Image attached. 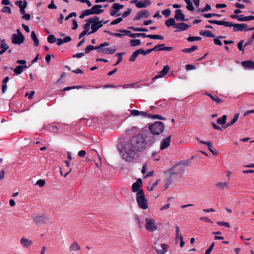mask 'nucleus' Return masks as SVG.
I'll list each match as a JSON object with an SVG mask.
<instances>
[{"instance_id": "f257e3e1", "label": "nucleus", "mask_w": 254, "mask_h": 254, "mask_svg": "<svg viewBox=\"0 0 254 254\" xmlns=\"http://www.w3.org/2000/svg\"><path fill=\"white\" fill-rule=\"evenodd\" d=\"M142 134L132 136L130 141H125L117 147L127 161H131L137 156L136 151L142 152L146 149V142Z\"/></svg>"}, {"instance_id": "f03ea898", "label": "nucleus", "mask_w": 254, "mask_h": 254, "mask_svg": "<svg viewBox=\"0 0 254 254\" xmlns=\"http://www.w3.org/2000/svg\"><path fill=\"white\" fill-rule=\"evenodd\" d=\"M208 22L211 24H215L218 25H223L224 26L229 27H233V30L234 32L243 31L244 30L247 31L254 30V27L245 29L248 27V25L246 23L234 24L228 21L217 20H209Z\"/></svg>"}, {"instance_id": "7ed1b4c3", "label": "nucleus", "mask_w": 254, "mask_h": 254, "mask_svg": "<svg viewBox=\"0 0 254 254\" xmlns=\"http://www.w3.org/2000/svg\"><path fill=\"white\" fill-rule=\"evenodd\" d=\"M109 45V43L105 42L97 46L89 45L85 48V53L89 54L92 50H96L98 53L111 54V48L109 47L105 48V47L108 46Z\"/></svg>"}, {"instance_id": "20e7f679", "label": "nucleus", "mask_w": 254, "mask_h": 254, "mask_svg": "<svg viewBox=\"0 0 254 254\" xmlns=\"http://www.w3.org/2000/svg\"><path fill=\"white\" fill-rule=\"evenodd\" d=\"M165 126L164 124L160 121H156L154 123L149 125L148 130L153 134L159 135L164 131Z\"/></svg>"}, {"instance_id": "39448f33", "label": "nucleus", "mask_w": 254, "mask_h": 254, "mask_svg": "<svg viewBox=\"0 0 254 254\" xmlns=\"http://www.w3.org/2000/svg\"><path fill=\"white\" fill-rule=\"evenodd\" d=\"M136 199L138 206L143 209H146L148 206L147 200L144 194L143 190L141 189L136 194Z\"/></svg>"}, {"instance_id": "423d86ee", "label": "nucleus", "mask_w": 254, "mask_h": 254, "mask_svg": "<svg viewBox=\"0 0 254 254\" xmlns=\"http://www.w3.org/2000/svg\"><path fill=\"white\" fill-rule=\"evenodd\" d=\"M141 134L144 136V138L145 139V142L146 145L150 146L155 142L156 138L155 134H153L151 132L149 131L148 129H143L141 131Z\"/></svg>"}, {"instance_id": "0eeeda50", "label": "nucleus", "mask_w": 254, "mask_h": 254, "mask_svg": "<svg viewBox=\"0 0 254 254\" xmlns=\"http://www.w3.org/2000/svg\"><path fill=\"white\" fill-rule=\"evenodd\" d=\"M142 37L143 38H149L152 39L163 40L164 37L160 35H146L144 33H132L129 35V37L135 38L136 37Z\"/></svg>"}, {"instance_id": "6e6552de", "label": "nucleus", "mask_w": 254, "mask_h": 254, "mask_svg": "<svg viewBox=\"0 0 254 254\" xmlns=\"http://www.w3.org/2000/svg\"><path fill=\"white\" fill-rule=\"evenodd\" d=\"M185 170V167L181 165L179 163H177L168 170L167 172H168L171 175H176L183 172Z\"/></svg>"}, {"instance_id": "1a4fd4ad", "label": "nucleus", "mask_w": 254, "mask_h": 254, "mask_svg": "<svg viewBox=\"0 0 254 254\" xmlns=\"http://www.w3.org/2000/svg\"><path fill=\"white\" fill-rule=\"evenodd\" d=\"M145 221V228L147 230L153 232L157 229V226L155 225V221L154 219L146 217Z\"/></svg>"}, {"instance_id": "9d476101", "label": "nucleus", "mask_w": 254, "mask_h": 254, "mask_svg": "<svg viewBox=\"0 0 254 254\" xmlns=\"http://www.w3.org/2000/svg\"><path fill=\"white\" fill-rule=\"evenodd\" d=\"M24 39L23 35H17L16 34H13L11 36V42L14 44L20 45L24 42Z\"/></svg>"}, {"instance_id": "9b49d317", "label": "nucleus", "mask_w": 254, "mask_h": 254, "mask_svg": "<svg viewBox=\"0 0 254 254\" xmlns=\"http://www.w3.org/2000/svg\"><path fill=\"white\" fill-rule=\"evenodd\" d=\"M149 15V12L148 11L145 9L141 10L137 13L136 15L133 18V20L136 21L142 18H147Z\"/></svg>"}, {"instance_id": "f8f14e48", "label": "nucleus", "mask_w": 254, "mask_h": 254, "mask_svg": "<svg viewBox=\"0 0 254 254\" xmlns=\"http://www.w3.org/2000/svg\"><path fill=\"white\" fill-rule=\"evenodd\" d=\"M174 18L177 20L188 21V19H185V15L183 13L182 11L180 9H177L175 10V15Z\"/></svg>"}, {"instance_id": "ddd939ff", "label": "nucleus", "mask_w": 254, "mask_h": 254, "mask_svg": "<svg viewBox=\"0 0 254 254\" xmlns=\"http://www.w3.org/2000/svg\"><path fill=\"white\" fill-rule=\"evenodd\" d=\"M99 18L97 16H94L93 18H89L87 20V22L83 25L84 30L87 32L90 29V24L98 21Z\"/></svg>"}, {"instance_id": "4468645a", "label": "nucleus", "mask_w": 254, "mask_h": 254, "mask_svg": "<svg viewBox=\"0 0 254 254\" xmlns=\"http://www.w3.org/2000/svg\"><path fill=\"white\" fill-rule=\"evenodd\" d=\"M171 135H170L167 136L166 138H164L161 142L160 144V149L161 150H164L166 148L170 145Z\"/></svg>"}, {"instance_id": "2eb2a0df", "label": "nucleus", "mask_w": 254, "mask_h": 254, "mask_svg": "<svg viewBox=\"0 0 254 254\" xmlns=\"http://www.w3.org/2000/svg\"><path fill=\"white\" fill-rule=\"evenodd\" d=\"M142 185V181L141 179L139 178L137 180L136 182L134 183L131 187L132 191L133 192H137L141 189L140 188Z\"/></svg>"}, {"instance_id": "dca6fc26", "label": "nucleus", "mask_w": 254, "mask_h": 254, "mask_svg": "<svg viewBox=\"0 0 254 254\" xmlns=\"http://www.w3.org/2000/svg\"><path fill=\"white\" fill-rule=\"evenodd\" d=\"M20 243L24 248L26 249L30 247L33 245V242L25 237L21 238Z\"/></svg>"}, {"instance_id": "f3484780", "label": "nucleus", "mask_w": 254, "mask_h": 254, "mask_svg": "<svg viewBox=\"0 0 254 254\" xmlns=\"http://www.w3.org/2000/svg\"><path fill=\"white\" fill-rule=\"evenodd\" d=\"M170 69V67L168 65H165L163 69L159 72L158 75H156L153 78L152 80H154L155 79H157L158 78H161L164 76L165 75L167 74Z\"/></svg>"}, {"instance_id": "a211bd4d", "label": "nucleus", "mask_w": 254, "mask_h": 254, "mask_svg": "<svg viewBox=\"0 0 254 254\" xmlns=\"http://www.w3.org/2000/svg\"><path fill=\"white\" fill-rule=\"evenodd\" d=\"M103 26V24H102V21H99V20L96 22L92 23V24L91 25V29L92 31H90L88 33V34H91L95 32H96L98 29H99L100 27H101Z\"/></svg>"}, {"instance_id": "6ab92c4d", "label": "nucleus", "mask_w": 254, "mask_h": 254, "mask_svg": "<svg viewBox=\"0 0 254 254\" xmlns=\"http://www.w3.org/2000/svg\"><path fill=\"white\" fill-rule=\"evenodd\" d=\"M191 26L190 25H189L187 23H184V22H181L179 23H177L176 24V28L178 29L179 30H176L175 32L178 31H182L186 30L187 29L190 28Z\"/></svg>"}, {"instance_id": "aec40b11", "label": "nucleus", "mask_w": 254, "mask_h": 254, "mask_svg": "<svg viewBox=\"0 0 254 254\" xmlns=\"http://www.w3.org/2000/svg\"><path fill=\"white\" fill-rule=\"evenodd\" d=\"M102 7V5L96 4L94 5L91 8V10L93 14H99L104 11V10L101 8Z\"/></svg>"}, {"instance_id": "412c9836", "label": "nucleus", "mask_w": 254, "mask_h": 254, "mask_svg": "<svg viewBox=\"0 0 254 254\" xmlns=\"http://www.w3.org/2000/svg\"><path fill=\"white\" fill-rule=\"evenodd\" d=\"M199 142L207 145L208 146V148L209 151L212 153L214 156H216L218 154L216 150H214L212 149L213 148V144L211 142L207 141L205 142L204 141H199Z\"/></svg>"}, {"instance_id": "4be33fe9", "label": "nucleus", "mask_w": 254, "mask_h": 254, "mask_svg": "<svg viewBox=\"0 0 254 254\" xmlns=\"http://www.w3.org/2000/svg\"><path fill=\"white\" fill-rule=\"evenodd\" d=\"M27 67L26 65H18L15 68H12L11 67V69L13 70L14 72L17 74L19 75L23 71L24 68H26Z\"/></svg>"}, {"instance_id": "5701e85b", "label": "nucleus", "mask_w": 254, "mask_h": 254, "mask_svg": "<svg viewBox=\"0 0 254 254\" xmlns=\"http://www.w3.org/2000/svg\"><path fill=\"white\" fill-rule=\"evenodd\" d=\"M241 64L243 66L249 69H254V62L252 61L248 60L243 61L241 63Z\"/></svg>"}, {"instance_id": "b1692460", "label": "nucleus", "mask_w": 254, "mask_h": 254, "mask_svg": "<svg viewBox=\"0 0 254 254\" xmlns=\"http://www.w3.org/2000/svg\"><path fill=\"white\" fill-rule=\"evenodd\" d=\"M0 48L1 49L0 50V55L3 54L9 48V46L5 43V40L3 39L0 41Z\"/></svg>"}, {"instance_id": "393cba45", "label": "nucleus", "mask_w": 254, "mask_h": 254, "mask_svg": "<svg viewBox=\"0 0 254 254\" xmlns=\"http://www.w3.org/2000/svg\"><path fill=\"white\" fill-rule=\"evenodd\" d=\"M239 113L235 114L233 117V119L231 121L228 122L226 124L225 126H223V127L224 128H226L227 127H230V126H232L233 125H234L237 121V120L239 118Z\"/></svg>"}, {"instance_id": "a878e982", "label": "nucleus", "mask_w": 254, "mask_h": 254, "mask_svg": "<svg viewBox=\"0 0 254 254\" xmlns=\"http://www.w3.org/2000/svg\"><path fill=\"white\" fill-rule=\"evenodd\" d=\"M151 4V1L150 0H144V1H140L138 3H136V7L140 8L143 7H146L147 5Z\"/></svg>"}, {"instance_id": "bb28decb", "label": "nucleus", "mask_w": 254, "mask_h": 254, "mask_svg": "<svg viewBox=\"0 0 254 254\" xmlns=\"http://www.w3.org/2000/svg\"><path fill=\"white\" fill-rule=\"evenodd\" d=\"M34 221L37 224H40L46 223L47 220L43 216H38L34 218Z\"/></svg>"}, {"instance_id": "cd10ccee", "label": "nucleus", "mask_w": 254, "mask_h": 254, "mask_svg": "<svg viewBox=\"0 0 254 254\" xmlns=\"http://www.w3.org/2000/svg\"><path fill=\"white\" fill-rule=\"evenodd\" d=\"M130 114L132 116H137L141 115L143 117H147L148 113L145 112L139 111L136 110H132L130 111Z\"/></svg>"}, {"instance_id": "c85d7f7f", "label": "nucleus", "mask_w": 254, "mask_h": 254, "mask_svg": "<svg viewBox=\"0 0 254 254\" xmlns=\"http://www.w3.org/2000/svg\"><path fill=\"white\" fill-rule=\"evenodd\" d=\"M161 247L162 248L161 250H158L156 248H155V250L158 254H165L167 252L168 246L163 243L161 245Z\"/></svg>"}, {"instance_id": "c756f323", "label": "nucleus", "mask_w": 254, "mask_h": 254, "mask_svg": "<svg viewBox=\"0 0 254 254\" xmlns=\"http://www.w3.org/2000/svg\"><path fill=\"white\" fill-rule=\"evenodd\" d=\"M80 250V247L76 242L72 243L69 247L70 252L77 251Z\"/></svg>"}, {"instance_id": "7c9ffc66", "label": "nucleus", "mask_w": 254, "mask_h": 254, "mask_svg": "<svg viewBox=\"0 0 254 254\" xmlns=\"http://www.w3.org/2000/svg\"><path fill=\"white\" fill-rule=\"evenodd\" d=\"M118 5L117 3H114L112 5V16L117 15L119 16L121 14H118L119 11L120 10V8L118 6Z\"/></svg>"}, {"instance_id": "2f4dec72", "label": "nucleus", "mask_w": 254, "mask_h": 254, "mask_svg": "<svg viewBox=\"0 0 254 254\" xmlns=\"http://www.w3.org/2000/svg\"><path fill=\"white\" fill-rule=\"evenodd\" d=\"M199 34L201 36L207 37L214 38L215 37V35L214 34H212L210 31L207 30H201L199 32Z\"/></svg>"}, {"instance_id": "473e14b6", "label": "nucleus", "mask_w": 254, "mask_h": 254, "mask_svg": "<svg viewBox=\"0 0 254 254\" xmlns=\"http://www.w3.org/2000/svg\"><path fill=\"white\" fill-rule=\"evenodd\" d=\"M205 95L209 97L212 100L215 101L217 104L221 103L223 101L220 99L217 96H213L209 93H205Z\"/></svg>"}, {"instance_id": "72a5a7b5", "label": "nucleus", "mask_w": 254, "mask_h": 254, "mask_svg": "<svg viewBox=\"0 0 254 254\" xmlns=\"http://www.w3.org/2000/svg\"><path fill=\"white\" fill-rule=\"evenodd\" d=\"M175 19L174 18H170L167 19L165 23L166 26L169 27L172 26H175L176 27V24H177V23H176Z\"/></svg>"}, {"instance_id": "f704fd0d", "label": "nucleus", "mask_w": 254, "mask_h": 254, "mask_svg": "<svg viewBox=\"0 0 254 254\" xmlns=\"http://www.w3.org/2000/svg\"><path fill=\"white\" fill-rule=\"evenodd\" d=\"M31 39L34 41V45L37 47L39 45V42L34 31L31 32Z\"/></svg>"}, {"instance_id": "c9c22d12", "label": "nucleus", "mask_w": 254, "mask_h": 254, "mask_svg": "<svg viewBox=\"0 0 254 254\" xmlns=\"http://www.w3.org/2000/svg\"><path fill=\"white\" fill-rule=\"evenodd\" d=\"M227 116L224 115L221 118H219L217 120V123L223 126L226 123Z\"/></svg>"}, {"instance_id": "e433bc0d", "label": "nucleus", "mask_w": 254, "mask_h": 254, "mask_svg": "<svg viewBox=\"0 0 254 254\" xmlns=\"http://www.w3.org/2000/svg\"><path fill=\"white\" fill-rule=\"evenodd\" d=\"M187 3V9L189 11H193L194 8L192 5L191 0H184Z\"/></svg>"}, {"instance_id": "4c0bfd02", "label": "nucleus", "mask_w": 254, "mask_h": 254, "mask_svg": "<svg viewBox=\"0 0 254 254\" xmlns=\"http://www.w3.org/2000/svg\"><path fill=\"white\" fill-rule=\"evenodd\" d=\"M148 118H152V119H155L160 120H165L166 119L164 117H163L160 115H151L150 114H148L147 115Z\"/></svg>"}, {"instance_id": "58836bf2", "label": "nucleus", "mask_w": 254, "mask_h": 254, "mask_svg": "<svg viewBox=\"0 0 254 254\" xmlns=\"http://www.w3.org/2000/svg\"><path fill=\"white\" fill-rule=\"evenodd\" d=\"M139 54L138 49L133 52L132 55L130 56L129 59V61L130 62H133L135 60V59Z\"/></svg>"}, {"instance_id": "ea45409f", "label": "nucleus", "mask_w": 254, "mask_h": 254, "mask_svg": "<svg viewBox=\"0 0 254 254\" xmlns=\"http://www.w3.org/2000/svg\"><path fill=\"white\" fill-rule=\"evenodd\" d=\"M197 49H198L197 46H193L191 48H190L184 49L182 50V51L183 53H191V52L194 51L195 50H197Z\"/></svg>"}, {"instance_id": "a19ab883", "label": "nucleus", "mask_w": 254, "mask_h": 254, "mask_svg": "<svg viewBox=\"0 0 254 254\" xmlns=\"http://www.w3.org/2000/svg\"><path fill=\"white\" fill-rule=\"evenodd\" d=\"M125 54V53H117L115 55V57H118V61L117 62H116V63L115 64H114L113 65L114 66H116L117 65V64H118L120 63H121L123 60V57H122V55Z\"/></svg>"}, {"instance_id": "79ce46f5", "label": "nucleus", "mask_w": 254, "mask_h": 254, "mask_svg": "<svg viewBox=\"0 0 254 254\" xmlns=\"http://www.w3.org/2000/svg\"><path fill=\"white\" fill-rule=\"evenodd\" d=\"M128 29H130L134 31L137 32H147L148 30L145 28H138V27H129L127 28Z\"/></svg>"}, {"instance_id": "37998d69", "label": "nucleus", "mask_w": 254, "mask_h": 254, "mask_svg": "<svg viewBox=\"0 0 254 254\" xmlns=\"http://www.w3.org/2000/svg\"><path fill=\"white\" fill-rule=\"evenodd\" d=\"M141 44V41L139 39H132L130 40V45L132 47L139 45Z\"/></svg>"}, {"instance_id": "c03bdc74", "label": "nucleus", "mask_w": 254, "mask_h": 254, "mask_svg": "<svg viewBox=\"0 0 254 254\" xmlns=\"http://www.w3.org/2000/svg\"><path fill=\"white\" fill-rule=\"evenodd\" d=\"M211 6L208 4H206L204 8H198V9H197V11L198 12H204L205 11H207L211 10Z\"/></svg>"}, {"instance_id": "a18cd8bd", "label": "nucleus", "mask_w": 254, "mask_h": 254, "mask_svg": "<svg viewBox=\"0 0 254 254\" xmlns=\"http://www.w3.org/2000/svg\"><path fill=\"white\" fill-rule=\"evenodd\" d=\"M47 41L49 43L53 44L56 42L57 39L54 35H50L47 38Z\"/></svg>"}, {"instance_id": "49530a36", "label": "nucleus", "mask_w": 254, "mask_h": 254, "mask_svg": "<svg viewBox=\"0 0 254 254\" xmlns=\"http://www.w3.org/2000/svg\"><path fill=\"white\" fill-rule=\"evenodd\" d=\"M225 37H223L222 36H219L218 38H215L214 39V43L215 45H218V46H222V43L221 41L220 40V39L224 38Z\"/></svg>"}, {"instance_id": "de8ad7c7", "label": "nucleus", "mask_w": 254, "mask_h": 254, "mask_svg": "<svg viewBox=\"0 0 254 254\" xmlns=\"http://www.w3.org/2000/svg\"><path fill=\"white\" fill-rule=\"evenodd\" d=\"M201 39V37L198 36H190L187 38L189 42H193L194 41H199Z\"/></svg>"}, {"instance_id": "09e8293b", "label": "nucleus", "mask_w": 254, "mask_h": 254, "mask_svg": "<svg viewBox=\"0 0 254 254\" xmlns=\"http://www.w3.org/2000/svg\"><path fill=\"white\" fill-rule=\"evenodd\" d=\"M138 51L139 52V54H142L143 55H146L152 52V50H151V49H148L146 51L144 50L143 49H138Z\"/></svg>"}, {"instance_id": "8fccbe9b", "label": "nucleus", "mask_w": 254, "mask_h": 254, "mask_svg": "<svg viewBox=\"0 0 254 254\" xmlns=\"http://www.w3.org/2000/svg\"><path fill=\"white\" fill-rule=\"evenodd\" d=\"M134 83H131V84H125L122 86L119 85V86H116L113 84H112V88H118V87H123V88H127V87H133L134 86Z\"/></svg>"}, {"instance_id": "3c124183", "label": "nucleus", "mask_w": 254, "mask_h": 254, "mask_svg": "<svg viewBox=\"0 0 254 254\" xmlns=\"http://www.w3.org/2000/svg\"><path fill=\"white\" fill-rule=\"evenodd\" d=\"M48 127L49 130L52 132L57 133L58 131V130H59V128H58V127L56 126H51L50 127Z\"/></svg>"}, {"instance_id": "603ef678", "label": "nucleus", "mask_w": 254, "mask_h": 254, "mask_svg": "<svg viewBox=\"0 0 254 254\" xmlns=\"http://www.w3.org/2000/svg\"><path fill=\"white\" fill-rule=\"evenodd\" d=\"M162 13L165 17H168L171 14V10L170 9H166L162 11Z\"/></svg>"}, {"instance_id": "864d4df0", "label": "nucleus", "mask_w": 254, "mask_h": 254, "mask_svg": "<svg viewBox=\"0 0 254 254\" xmlns=\"http://www.w3.org/2000/svg\"><path fill=\"white\" fill-rule=\"evenodd\" d=\"M227 185L228 184L226 182H219L216 184L217 187H218L222 189H224L225 188L227 187Z\"/></svg>"}, {"instance_id": "5fc2aeb1", "label": "nucleus", "mask_w": 254, "mask_h": 254, "mask_svg": "<svg viewBox=\"0 0 254 254\" xmlns=\"http://www.w3.org/2000/svg\"><path fill=\"white\" fill-rule=\"evenodd\" d=\"M131 11H132L131 8H127V10L123 13L122 18L123 17V18L127 17V16H128L130 14Z\"/></svg>"}, {"instance_id": "6e6d98bb", "label": "nucleus", "mask_w": 254, "mask_h": 254, "mask_svg": "<svg viewBox=\"0 0 254 254\" xmlns=\"http://www.w3.org/2000/svg\"><path fill=\"white\" fill-rule=\"evenodd\" d=\"M217 224L219 226H223L228 228L230 227L229 223L226 222L219 221L217 222Z\"/></svg>"}, {"instance_id": "4d7b16f0", "label": "nucleus", "mask_w": 254, "mask_h": 254, "mask_svg": "<svg viewBox=\"0 0 254 254\" xmlns=\"http://www.w3.org/2000/svg\"><path fill=\"white\" fill-rule=\"evenodd\" d=\"M1 11L3 13H11V8L9 6H4L2 9Z\"/></svg>"}, {"instance_id": "13d9d810", "label": "nucleus", "mask_w": 254, "mask_h": 254, "mask_svg": "<svg viewBox=\"0 0 254 254\" xmlns=\"http://www.w3.org/2000/svg\"><path fill=\"white\" fill-rule=\"evenodd\" d=\"M173 175H170V176L169 177H168L166 178L165 180V182L166 184H168L169 185H171L172 182H173L174 178H173Z\"/></svg>"}, {"instance_id": "bf43d9fd", "label": "nucleus", "mask_w": 254, "mask_h": 254, "mask_svg": "<svg viewBox=\"0 0 254 254\" xmlns=\"http://www.w3.org/2000/svg\"><path fill=\"white\" fill-rule=\"evenodd\" d=\"M243 43H244V41L241 40L238 43V47L239 50L240 51H242L243 52H244V47H243Z\"/></svg>"}, {"instance_id": "052dcab7", "label": "nucleus", "mask_w": 254, "mask_h": 254, "mask_svg": "<svg viewBox=\"0 0 254 254\" xmlns=\"http://www.w3.org/2000/svg\"><path fill=\"white\" fill-rule=\"evenodd\" d=\"M27 5V1L25 0H24L23 1V6L22 7H21V8H20V11L22 14H24V13L25 12V8L26 7Z\"/></svg>"}, {"instance_id": "680f3d73", "label": "nucleus", "mask_w": 254, "mask_h": 254, "mask_svg": "<svg viewBox=\"0 0 254 254\" xmlns=\"http://www.w3.org/2000/svg\"><path fill=\"white\" fill-rule=\"evenodd\" d=\"M119 31L122 33H124V36L127 35L129 37V35H130L132 34L130 31L127 30H119Z\"/></svg>"}, {"instance_id": "e2e57ef3", "label": "nucleus", "mask_w": 254, "mask_h": 254, "mask_svg": "<svg viewBox=\"0 0 254 254\" xmlns=\"http://www.w3.org/2000/svg\"><path fill=\"white\" fill-rule=\"evenodd\" d=\"M161 47L162 48H161L159 49H158L159 51H171L173 49V48L172 47H164V46Z\"/></svg>"}, {"instance_id": "0e129e2a", "label": "nucleus", "mask_w": 254, "mask_h": 254, "mask_svg": "<svg viewBox=\"0 0 254 254\" xmlns=\"http://www.w3.org/2000/svg\"><path fill=\"white\" fill-rule=\"evenodd\" d=\"M36 184L39 185L40 187H42L45 185V181L44 180L40 179L37 181Z\"/></svg>"}, {"instance_id": "69168bd1", "label": "nucleus", "mask_w": 254, "mask_h": 254, "mask_svg": "<svg viewBox=\"0 0 254 254\" xmlns=\"http://www.w3.org/2000/svg\"><path fill=\"white\" fill-rule=\"evenodd\" d=\"M164 46H165V44H158L156 45L154 48L151 49V50H152V52L159 51L158 49H160L159 48L163 47Z\"/></svg>"}, {"instance_id": "338daca9", "label": "nucleus", "mask_w": 254, "mask_h": 254, "mask_svg": "<svg viewBox=\"0 0 254 254\" xmlns=\"http://www.w3.org/2000/svg\"><path fill=\"white\" fill-rule=\"evenodd\" d=\"M123 20L122 17H119L117 19L114 20L112 21V25H116L120 22H121Z\"/></svg>"}, {"instance_id": "774afa93", "label": "nucleus", "mask_w": 254, "mask_h": 254, "mask_svg": "<svg viewBox=\"0 0 254 254\" xmlns=\"http://www.w3.org/2000/svg\"><path fill=\"white\" fill-rule=\"evenodd\" d=\"M179 164H181V165L183 166L184 167L185 166H189L190 165V161L189 160H183L180 161Z\"/></svg>"}]
</instances>
